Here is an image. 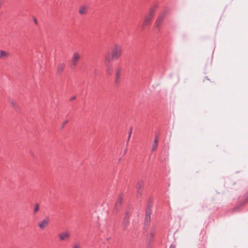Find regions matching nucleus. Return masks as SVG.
Wrapping results in <instances>:
<instances>
[{"instance_id": "nucleus-14", "label": "nucleus", "mask_w": 248, "mask_h": 248, "mask_svg": "<svg viewBox=\"0 0 248 248\" xmlns=\"http://www.w3.org/2000/svg\"><path fill=\"white\" fill-rule=\"evenodd\" d=\"M123 201V197L121 195H119L118 199L116 202V206H118L121 205Z\"/></svg>"}, {"instance_id": "nucleus-11", "label": "nucleus", "mask_w": 248, "mask_h": 248, "mask_svg": "<svg viewBox=\"0 0 248 248\" xmlns=\"http://www.w3.org/2000/svg\"><path fill=\"white\" fill-rule=\"evenodd\" d=\"M10 104L11 106L14 108L15 109H17L19 108L16 102L14 100H11L10 101Z\"/></svg>"}, {"instance_id": "nucleus-22", "label": "nucleus", "mask_w": 248, "mask_h": 248, "mask_svg": "<svg viewBox=\"0 0 248 248\" xmlns=\"http://www.w3.org/2000/svg\"><path fill=\"white\" fill-rule=\"evenodd\" d=\"M38 208H39V207H38V205H37L35 207V208H34V213H36V212H37L38 211Z\"/></svg>"}, {"instance_id": "nucleus-20", "label": "nucleus", "mask_w": 248, "mask_h": 248, "mask_svg": "<svg viewBox=\"0 0 248 248\" xmlns=\"http://www.w3.org/2000/svg\"><path fill=\"white\" fill-rule=\"evenodd\" d=\"M158 141V137L156 136L154 139V143H155L157 144Z\"/></svg>"}, {"instance_id": "nucleus-26", "label": "nucleus", "mask_w": 248, "mask_h": 248, "mask_svg": "<svg viewBox=\"0 0 248 248\" xmlns=\"http://www.w3.org/2000/svg\"><path fill=\"white\" fill-rule=\"evenodd\" d=\"M75 98H76V97H75V96H74V97H72V98L71 99V100H72L75 99Z\"/></svg>"}, {"instance_id": "nucleus-9", "label": "nucleus", "mask_w": 248, "mask_h": 248, "mask_svg": "<svg viewBox=\"0 0 248 248\" xmlns=\"http://www.w3.org/2000/svg\"><path fill=\"white\" fill-rule=\"evenodd\" d=\"M144 186V182L143 181L141 180L138 182L137 185V188L138 190V192L140 193L143 188Z\"/></svg>"}, {"instance_id": "nucleus-12", "label": "nucleus", "mask_w": 248, "mask_h": 248, "mask_svg": "<svg viewBox=\"0 0 248 248\" xmlns=\"http://www.w3.org/2000/svg\"><path fill=\"white\" fill-rule=\"evenodd\" d=\"M65 67V65L63 63H61L59 65L57 68V72L59 73H61L64 70Z\"/></svg>"}, {"instance_id": "nucleus-1", "label": "nucleus", "mask_w": 248, "mask_h": 248, "mask_svg": "<svg viewBox=\"0 0 248 248\" xmlns=\"http://www.w3.org/2000/svg\"><path fill=\"white\" fill-rule=\"evenodd\" d=\"M122 48L121 46L116 45L112 48L110 54L106 55L105 58L106 64H108L111 60H117L122 55Z\"/></svg>"}, {"instance_id": "nucleus-6", "label": "nucleus", "mask_w": 248, "mask_h": 248, "mask_svg": "<svg viewBox=\"0 0 248 248\" xmlns=\"http://www.w3.org/2000/svg\"><path fill=\"white\" fill-rule=\"evenodd\" d=\"M115 71H116V82L117 83H118L119 82V81L120 80V78H121V73L122 71V68L121 67H117L116 68Z\"/></svg>"}, {"instance_id": "nucleus-23", "label": "nucleus", "mask_w": 248, "mask_h": 248, "mask_svg": "<svg viewBox=\"0 0 248 248\" xmlns=\"http://www.w3.org/2000/svg\"><path fill=\"white\" fill-rule=\"evenodd\" d=\"M150 236L151 237H154V232H150V234H149Z\"/></svg>"}, {"instance_id": "nucleus-15", "label": "nucleus", "mask_w": 248, "mask_h": 248, "mask_svg": "<svg viewBox=\"0 0 248 248\" xmlns=\"http://www.w3.org/2000/svg\"><path fill=\"white\" fill-rule=\"evenodd\" d=\"M150 215H151V213L150 212H146V217H145V221L147 222V223H148L150 222Z\"/></svg>"}, {"instance_id": "nucleus-7", "label": "nucleus", "mask_w": 248, "mask_h": 248, "mask_svg": "<svg viewBox=\"0 0 248 248\" xmlns=\"http://www.w3.org/2000/svg\"><path fill=\"white\" fill-rule=\"evenodd\" d=\"M9 55V52L0 49V59H7Z\"/></svg>"}, {"instance_id": "nucleus-27", "label": "nucleus", "mask_w": 248, "mask_h": 248, "mask_svg": "<svg viewBox=\"0 0 248 248\" xmlns=\"http://www.w3.org/2000/svg\"><path fill=\"white\" fill-rule=\"evenodd\" d=\"M170 248H172V247H171Z\"/></svg>"}, {"instance_id": "nucleus-3", "label": "nucleus", "mask_w": 248, "mask_h": 248, "mask_svg": "<svg viewBox=\"0 0 248 248\" xmlns=\"http://www.w3.org/2000/svg\"><path fill=\"white\" fill-rule=\"evenodd\" d=\"M81 56L80 54L78 52H74L73 54L71 59V64L72 66L75 67L78 63V62L80 60Z\"/></svg>"}, {"instance_id": "nucleus-19", "label": "nucleus", "mask_w": 248, "mask_h": 248, "mask_svg": "<svg viewBox=\"0 0 248 248\" xmlns=\"http://www.w3.org/2000/svg\"><path fill=\"white\" fill-rule=\"evenodd\" d=\"M68 122V120H66V121H64L62 124L61 128H63L64 127L65 125L67 124Z\"/></svg>"}, {"instance_id": "nucleus-18", "label": "nucleus", "mask_w": 248, "mask_h": 248, "mask_svg": "<svg viewBox=\"0 0 248 248\" xmlns=\"http://www.w3.org/2000/svg\"><path fill=\"white\" fill-rule=\"evenodd\" d=\"M107 73L109 74V75H111V73H112V71H111V69L110 67H108L107 68Z\"/></svg>"}, {"instance_id": "nucleus-16", "label": "nucleus", "mask_w": 248, "mask_h": 248, "mask_svg": "<svg viewBox=\"0 0 248 248\" xmlns=\"http://www.w3.org/2000/svg\"><path fill=\"white\" fill-rule=\"evenodd\" d=\"M132 130H133V128H132V127H131L130 128V130L129 131V132H128V139H127V142H128L130 140V138L131 137V134L132 133Z\"/></svg>"}, {"instance_id": "nucleus-8", "label": "nucleus", "mask_w": 248, "mask_h": 248, "mask_svg": "<svg viewBox=\"0 0 248 248\" xmlns=\"http://www.w3.org/2000/svg\"><path fill=\"white\" fill-rule=\"evenodd\" d=\"M87 9L88 7L87 6L85 5H82L81 6L78 10L79 14L80 15H85L86 14L87 12Z\"/></svg>"}, {"instance_id": "nucleus-25", "label": "nucleus", "mask_w": 248, "mask_h": 248, "mask_svg": "<svg viewBox=\"0 0 248 248\" xmlns=\"http://www.w3.org/2000/svg\"><path fill=\"white\" fill-rule=\"evenodd\" d=\"M34 21L35 23L37 24V20L35 18H34Z\"/></svg>"}, {"instance_id": "nucleus-2", "label": "nucleus", "mask_w": 248, "mask_h": 248, "mask_svg": "<svg viewBox=\"0 0 248 248\" xmlns=\"http://www.w3.org/2000/svg\"><path fill=\"white\" fill-rule=\"evenodd\" d=\"M58 236L60 241H67L70 239L71 234L68 231L66 230L59 233Z\"/></svg>"}, {"instance_id": "nucleus-4", "label": "nucleus", "mask_w": 248, "mask_h": 248, "mask_svg": "<svg viewBox=\"0 0 248 248\" xmlns=\"http://www.w3.org/2000/svg\"><path fill=\"white\" fill-rule=\"evenodd\" d=\"M49 222V218L48 217H46L39 221L37 223V226L40 230H43L48 227Z\"/></svg>"}, {"instance_id": "nucleus-24", "label": "nucleus", "mask_w": 248, "mask_h": 248, "mask_svg": "<svg viewBox=\"0 0 248 248\" xmlns=\"http://www.w3.org/2000/svg\"><path fill=\"white\" fill-rule=\"evenodd\" d=\"M209 80V79H208L207 78H204L203 80V81H204L205 80Z\"/></svg>"}, {"instance_id": "nucleus-10", "label": "nucleus", "mask_w": 248, "mask_h": 248, "mask_svg": "<svg viewBox=\"0 0 248 248\" xmlns=\"http://www.w3.org/2000/svg\"><path fill=\"white\" fill-rule=\"evenodd\" d=\"M163 21V17L162 16H159L155 23V27L159 28L162 23Z\"/></svg>"}, {"instance_id": "nucleus-21", "label": "nucleus", "mask_w": 248, "mask_h": 248, "mask_svg": "<svg viewBox=\"0 0 248 248\" xmlns=\"http://www.w3.org/2000/svg\"><path fill=\"white\" fill-rule=\"evenodd\" d=\"M124 223L125 224H126L128 223V218L126 217H125L124 219Z\"/></svg>"}, {"instance_id": "nucleus-5", "label": "nucleus", "mask_w": 248, "mask_h": 248, "mask_svg": "<svg viewBox=\"0 0 248 248\" xmlns=\"http://www.w3.org/2000/svg\"><path fill=\"white\" fill-rule=\"evenodd\" d=\"M154 15V11L152 10L149 14L144 19L142 26L145 27V26L150 24L151 21L152 20V17Z\"/></svg>"}, {"instance_id": "nucleus-13", "label": "nucleus", "mask_w": 248, "mask_h": 248, "mask_svg": "<svg viewBox=\"0 0 248 248\" xmlns=\"http://www.w3.org/2000/svg\"><path fill=\"white\" fill-rule=\"evenodd\" d=\"M71 248H82V246L79 242H77L72 245Z\"/></svg>"}, {"instance_id": "nucleus-17", "label": "nucleus", "mask_w": 248, "mask_h": 248, "mask_svg": "<svg viewBox=\"0 0 248 248\" xmlns=\"http://www.w3.org/2000/svg\"><path fill=\"white\" fill-rule=\"evenodd\" d=\"M157 144H156L155 143H153V145H152V152L155 151L157 149Z\"/></svg>"}]
</instances>
